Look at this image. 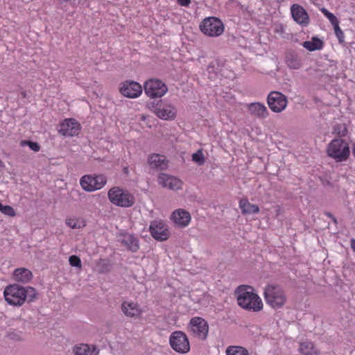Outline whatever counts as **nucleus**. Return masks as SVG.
I'll list each match as a JSON object with an SVG mask.
<instances>
[{
	"label": "nucleus",
	"mask_w": 355,
	"mask_h": 355,
	"mask_svg": "<svg viewBox=\"0 0 355 355\" xmlns=\"http://www.w3.org/2000/svg\"><path fill=\"white\" fill-rule=\"evenodd\" d=\"M73 353L75 355H98L99 349L94 345L81 343L73 346Z\"/></svg>",
	"instance_id": "4be33fe9"
},
{
	"label": "nucleus",
	"mask_w": 355,
	"mask_h": 355,
	"mask_svg": "<svg viewBox=\"0 0 355 355\" xmlns=\"http://www.w3.org/2000/svg\"><path fill=\"white\" fill-rule=\"evenodd\" d=\"M107 178L103 174L85 175L80 179L82 189L87 192L100 190L107 184Z\"/></svg>",
	"instance_id": "423d86ee"
},
{
	"label": "nucleus",
	"mask_w": 355,
	"mask_h": 355,
	"mask_svg": "<svg viewBox=\"0 0 355 355\" xmlns=\"http://www.w3.org/2000/svg\"><path fill=\"white\" fill-rule=\"evenodd\" d=\"M188 329L193 337L200 340L207 339L209 332V324L204 318L201 317L192 318L188 324Z\"/></svg>",
	"instance_id": "6e6552de"
},
{
	"label": "nucleus",
	"mask_w": 355,
	"mask_h": 355,
	"mask_svg": "<svg viewBox=\"0 0 355 355\" xmlns=\"http://www.w3.org/2000/svg\"><path fill=\"white\" fill-rule=\"evenodd\" d=\"M291 12L294 21L297 24L302 26H306L309 24V15L302 6L298 4H293L291 8Z\"/></svg>",
	"instance_id": "f3484780"
},
{
	"label": "nucleus",
	"mask_w": 355,
	"mask_h": 355,
	"mask_svg": "<svg viewBox=\"0 0 355 355\" xmlns=\"http://www.w3.org/2000/svg\"><path fill=\"white\" fill-rule=\"evenodd\" d=\"M192 160L199 166H202L205 164V158L202 150H198L192 155Z\"/></svg>",
	"instance_id": "2f4dec72"
},
{
	"label": "nucleus",
	"mask_w": 355,
	"mask_h": 355,
	"mask_svg": "<svg viewBox=\"0 0 355 355\" xmlns=\"http://www.w3.org/2000/svg\"><path fill=\"white\" fill-rule=\"evenodd\" d=\"M69 264L73 267L80 268L82 266L80 259L76 255L69 257Z\"/></svg>",
	"instance_id": "e433bc0d"
},
{
	"label": "nucleus",
	"mask_w": 355,
	"mask_h": 355,
	"mask_svg": "<svg viewBox=\"0 0 355 355\" xmlns=\"http://www.w3.org/2000/svg\"><path fill=\"white\" fill-rule=\"evenodd\" d=\"M155 115L163 120H173L177 114V110L171 104L161 103L154 108Z\"/></svg>",
	"instance_id": "2eb2a0df"
},
{
	"label": "nucleus",
	"mask_w": 355,
	"mask_h": 355,
	"mask_svg": "<svg viewBox=\"0 0 355 355\" xmlns=\"http://www.w3.org/2000/svg\"><path fill=\"white\" fill-rule=\"evenodd\" d=\"M107 196L110 201L119 207H130L135 203V198L128 191L118 187L111 188Z\"/></svg>",
	"instance_id": "39448f33"
},
{
	"label": "nucleus",
	"mask_w": 355,
	"mask_h": 355,
	"mask_svg": "<svg viewBox=\"0 0 355 355\" xmlns=\"http://www.w3.org/2000/svg\"><path fill=\"white\" fill-rule=\"evenodd\" d=\"M146 94L150 98L163 96L168 91L166 85L160 80L150 79L144 84Z\"/></svg>",
	"instance_id": "9b49d317"
},
{
	"label": "nucleus",
	"mask_w": 355,
	"mask_h": 355,
	"mask_svg": "<svg viewBox=\"0 0 355 355\" xmlns=\"http://www.w3.org/2000/svg\"><path fill=\"white\" fill-rule=\"evenodd\" d=\"M152 236L158 241H165L169 236L167 225L162 220H153L149 227Z\"/></svg>",
	"instance_id": "ddd939ff"
},
{
	"label": "nucleus",
	"mask_w": 355,
	"mask_h": 355,
	"mask_svg": "<svg viewBox=\"0 0 355 355\" xmlns=\"http://www.w3.org/2000/svg\"><path fill=\"white\" fill-rule=\"evenodd\" d=\"M299 351L303 355H313L316 354V350L314 348L313 343L309 340L300 343Z\"/></svg>",
	"instance_id": "cd10ccee"
},
{
	"label": "nucleus",
	"mask_w": 355,
	"mask_h": 355,
	"mask_svg": "<svg viewBox=\"0 0 355 355\" xmlns=\"http://www.w3.org/2000/svg\"><path fill=\"white\" fill-rule=\"evenodd\" d=\"M121 94L129 98H136L142 93V87L137 82L133 80H126L121 84Z\"/></svg>",
	"instance_id": "f8f14e48"
},
{
	"label": "nucleus",
	"mask_w": 355,
	"mask_h": 355,
	"mask_svg": "<svg viewBox=\"0 0 355 355\" xmlns=\"http://www.w3.org/2000/svg\"><path fill=\"white\" fill-rule=\"evenodd\" d=\"M327 153L338 162L345 161L350 155L349 144L342 139H333L327 146Z\"/></svg>",
	"instance_id": "20e7f679"
},
{
	"label": "nucleus",
	"mask_w": 355,
	"mask_h": 355,
	"mask_svg": "<svg viewBox=\"0 0 355 355\" xmlns=\"http://www.w3.org/2000/svg\"><path fill=\"white\" fill-rule=\"evenodd\" d=\"M158 182L163 187L171 190H178L182 186V182L180 179L166 173H161L158 176Z\"/></svg>",
	"instance_id": "dca6fc26"
},
{
	"label": "nucleus",
	"mask_w": 355,
	"mask_h": 355,
	"mask_svg": "<svg viewBox=\"0 0 355 355\" xmlns=\"http://www.w3.org/2000/svg\"><path fill=\"white\" fill-rule=\"evenodd\" d=\"M237 304L242 309L253 312H259L263 309L261 297L254 292L251 286L241 285L235 291Z\"/></svg>",
	"instance_id": "f03ea898"
},
{
	"label": "nucleus",
	"mask_w": 355,
	"mask_h": 355,
	"mask_svg": "<svg viewBox=\"0 0 355 355\" xmlns=\"http://www.w3.org/2000/svg\"><path fill=\"white\" fill-rule=\"evenodd\" d=\"M97 270L99 273H105L110 270V265L107 261L100 259L97 263Z\"/></svg>",
	"instance_id": "7c9ffc66"
},
{
	"label": "nucleus",
	"mask_w": 355,
	"mask_h": 355,
	"mask_svg": "<svg viewBox=\"0 0 355 355\" xmlns=\"http://www.w3.org/2000/svg\"><path fill=\"white\" fill-rule=\"evenodd\" d=\"M70 1H71V0H58L59 3H60V5H64V4H65V3H67L70 2Z\"/></svg>",
	"instance_id": "ea45409f"
},
{
	"label": "nucleus",
	"mask_w": 355,
	"mask_h": 355,
	"mask_svg": "<svg viewBox=\"0 0 355 355\" xmlns=\"http://www.w3.org/2000/svg\"><path fill=\"white\" fill-rule=\"evenodd\" d=\"M320 11L329 19L332 26L336 25L337 23H339V21L337 19V17L325 8H320Z\"/></svg>",
	"instance_id": "72a5a7b5"
},
{
	"label": "nucleus",
	"mask_w": 355,
	"mask_h": 355,
	"mask_svg": "<svg viewBox=\"0 0 355 355\" xmlns=\"http://www.w3.org/2000/svg\"><path fill=\"white\" fill-rule=\"evenodd\" d=\"M286 63L290 69H298L302 67L301 60L294 53H288L286 57Z\"/></svg>",
	"instance_id": "a878e982"
},
{
	"label": "nucleus",
	"mask_w": 355,
	"mask_h": 355,
	"mask_svg": "<svg viewBox=\"0 0 355 355\" xmlns=\"http://www.w3.org/2000/svg\"><path fill=\"white\" fill-rule=\"evenodd\" d=\"M303 47L310 51L320 50L323 47V42L318 37H313L311 41H306L302 44Z\"/></svg>",
	"instance_id": "bb28decb"
},
{
	"label": "nucleus",
	"mask_w": 355,
	"mask_h": 355,
	"mask_svg": "<svg viewBox=\"0 0 355 355\" xmlns=\"http://www.w3.org/2000/svg\"><path fill=\"white\" fill-rule=\"evenodd\" d=\"M226 355H250L248 351L241 346L231 345L225 350Z\"/></svg>",
	"instance_id": "c756f323"
},
{
	"label": "nucleus",
	"mask_w": 355,
	"mask_h": 355,
	"mask_svg": "<svg viewBox=\"0 0 355 355\" xmlns=\"http://www.w3.org/2000/svg\"><path fill=\"white\" fill-rule=\"evenodd\" d=\"M80 123L74 119H67L60 125L59 132L65 137H73L78 135Z\"/></svg>",
	"instance_id": "4468645a"
},
{
	"label": "nucleus",
	"mask_w": 355,
	"mask_h": 355,
	"mask_svg": "<svg viewBox=\"0 0 355 355\" xmlns=\"http://www.w3.org/2000/svg\"><path fill=\"white\" fill-rule=\"evenodd\" d=\"M200 29L207 36L218 37L223 33L224 25L219 19L209 17L200 23Z\"/></svg>",
	"instance_id": "0eeeda50"
},
{
	"label": "nucleus",
	"mask_w": 355,
	"mask_h": 355,
	"mask_svg": "<svg viewBox=\"0 0 355 355\" xmlns=\"http://www.w3.org/2000/svg\"><path fill=\"white\" fill-rule=\"evenodd\" d=\"M178 3L182 6L187 7L190 4L191 0H178Z\"/></svg>",
	"instance_id": "4c0bfd02"
},
{
	"label": "nucleus",
	"mask_w": 355,
	"mask_h": 355,
	"mask_svg": "<svg viewBox=\"0 0 355 355\" xmlns=\"http://www.w3.org/2000/svg\"><path fill=\"white\" fill-rule=\"evenodd\" d=\"M239 208L243 214H257L259 211V207L257 205L251 204L246 198L240 200Z\"/></svg>",
	"instance_id": "393cba45"
},
{
	"label": "nucleus",
	"mask_w": 355,
	"mask_h": 355,
	"mask_svg": "<svg viewBox=\"0 0 355 355\" xmlns=\"http://www.w3.org/2000/svg\"><path fill=\"white\" fill-rule=\"evenodd\" d=\"M263 297L266 304L274 309L282 308L287 301L284 290L276 284H268L266 286Z\"/></svg>",
	"instance_id": "7ed1b4c3"
},
{
	"label": "nucleus",
	"mask_w": 355,
	"mask_h": 355,
	"mask_svg": "<svg viewBox=\"0 0 355 355\" xmlns=\"http://www.w3.org/2000/svg\"><path fill=\"white\" fill-rule=\"evenodd\" d=\"M334 133L338 137H345L347 134V128L345 124H337L334 127Z\"/></svg>",
	"instance_id": "473e14b6"
},
{
	"label": "nucleus",
	"mask_w": 355,
	"mask_h": 355,
	"mask_svg": "<svg viewBox=\"0 0 355 355\" xmlns=\"http://www.w3.org/2000/svg\"><path fill=\"white\" fill-rule=\"evenodd\" d=\"M36 294L33 287H24L17 284L6 286L3 291L5 300L8 304L16 306H21L27 299L29 302H33Z\"/></svg>",
	"instance_id": "f257e3e1"
},
{
	"label": "nucleus",
	"mask_w": 355,
	"mask_h": 355,
	"mask_svg": "<svg viewBox=\"0 0 355 355\" xmlns=\"http://www.w3.org/2000/svg\"><path fill=\"white\" fill-rule=\"evenodd\" d=\"M350 245H351L352 249L355 252V239H352L350 240Z\"/></svg>",
	"instance_id": "58836bf2"
},
{
	"label": "nucleus",
	"mask_w": 355,
	"mask_h": 355,
	"mask_svg": "<svg viewBox=\"0 0 355 355\" xmlns=\"http://www.w3.org/2000/svg\"><path fill=\"white\" fill-rule=\"evenodd\" d=\"M169 344L175 352L186 354L190 349L189 339L186 334L182 331L173 332L169 337Z\"/></svg>",
	"instance_id": "1a4fd4ad"
},
{
	"label": "nucleus",
	"mask_w": 355,
	"mask_h": 355,
	"mask_svg": "<svg viewBox=\"0 0 355 355\" xmlns=\"http://www.w3.org/2000/svg\"><path fill=\"white\" fill-rule=\"evenodd\" d=\"M21 146H28L34 152H38L40 150V146L37 142H33L28 140H22L20 142Z\"/></svg>",
	"instance_id": "f704fd0d"
},
{
	"label": "nucleus",
	"mask_w": 355,
	"mask_h": 355,
	"mask_svg": "<svg viewBox=\"0 0 355 355\" xmlns=\"http://www.w3.org/2000/svg\"><path fill=\"white\" fill-rule=\"evenodd\" d=\"M21 94H22V96H23L24 97H25V96H26V93H25L24 92H21Z\"/></svg>",
	"instance_id": "c03bdc74"
},
{
	"label": "nucleus",
	"mask_w": 355,
	"mask_h": 355,
	"mask_svg": "<svg viewBox=\"0 0 355 355\" xmlns=\"http://www.w3.org/2000/svg\"><path fill=\"white\" fill-rule=\"evenodd\" d=\"M247 107L252 116L259 119H266L269 116V112L263 103L254 102L248 104Z\"/></svg>",
	"instance_id": "a211bd4d"
},
{
	"label": "nucleus",
	"mask_w": 355,
	"mask_h": 355,
	"mask_svg": "<svg viewBox=\"0 0 355 355\" xmlns=\"http://www.w3.org/2000/svg\"><path fill=\"white\" fill-rule=\"evenodd\" d=\"M353 154L355 157V144H354V148H353Z\"/></svg>",
	"instance_id": "37998d69"
},
{
	"label": "nucleus",
	"mask_w": 355,
	"mask_h": 355,
	"mask_svg": "<svg viewBox=\"0 0 355 355\" xmlns=\"http://www.w3.org/2000/svg\"><path fill=\"white\" fill-rule=\"evenodd\" d=\"M269 108L275 113L284 111L288 104L287 97L279 92L272 91L267 97Z\"/></svg>",
	"instance_id": "9d476101"
},
{
	"label": "nucleus",
	"mask_w": 355,
	"mask_h": 355,
	"mask_svg": "<svg viewBox=\"0 0 355 355\" xmlns=\"http://www.w3.org/2000/svg\"><path fill=\"white\" fill-rule=\"evenodd\" d=\"M121 311L125 315L130 318H139L142 313L139 305L132 301H124L121 304Z\"/></svg>",
	"instance_id": "aec40b11"
},
{
	"label": "nucleus",
	"mask_w": 355,
	"mask_h": 355,
	"mask_svg": "<svg viewBox=\"0 0 355 355\" xmlns=\"http://www.w3.org/2000/svg\"><path fill=\"white\" fill-rule=\"evenodd\" d=\"M5 168V164L0 159V171L3 170Z\"/></svg>",
	"instance_id": "a19ab883"
},
{
	"label": "nucleus",
	"mask_w": 355,
	"mask_h": 355,
	"mask_svg": "<svg viewBox=\"0 0 355 355\" xmlns=\"http://www.w3.org/2000/svg\"><path fill=\"white\" fill-rule=\"evenodd\" d=\"M65 223L71 229H81L86 226L85 220L81 218H68Z\"/></svg>",
	"instance_id": "c85d7f7f"
},
{
	"label": "nucleus",
	"mask_w": 355,
	"mask_h": 355,
	"mask_svg": "<svg viewBox=\"0 0 355 355\" xmlns=\"http://www.w3.org/2000/svg\"><path fill=\"white\" fill-rule=\"evenodd\" d=\"M119 241L128 248V250L132 252H136L139 248V239L134 234L129 233L121 234L119 236Z\"/></svg>",
	"instance_id": "412c9836"
},
{
	"label": "nucleus",
	"mask_w": 355,
	"mask_h": 355,
	"mask_svg": "<svg viewBox=\"0 0 355 355\" xmlns=\"http://www.w3.org/2000/svg\"><path fill=\"white\" fill-rule=\"evenodd\" d=\"M171 218L176 225L182 227L187 226L191 221L190 214L182 209H178L174 211Z\"/></svg>",
	"instance_id": "6ab92c4d"
},
{
	"label": "nucleus",
	"mask_w": 355,
	"mask_h": 355,
	"mask_svg": "<svg viewBox=\"0 0 355 355\" xmlns=\"http://www.w3.org/2000/svg\"><path fill=\"white\" fill-rule=\"evenodd\" d=\"M13 276L15 281L21 283H28L33 278L32 272L25 268L15 269L13 272Z\"/></svg>",
	"instance_id": "b1692460"
},
{
	"label": "nucleus",
	"mask_w": 355,
	"mask_h": 355,
	"mask_svg": "<svg viewBox=\"0 0 355 355\" xmlns=\"http://www.w3.org/2000/svg\"><path fill=\"white\" fill-rule=\"evenodd\" d=\"M333 26L337 39L338 40L340 43H343L344 42L345 36L343 31L340 29L339 26V23H337L336 25H334Z\"/></svg>",
	"instance_id": "c9c22d12"
},
{
	"label": "nucleus",
	"mask_w": 355,
	"mask_h": 355,
	"mask_svg": "<svg viewBox=\"0 0 355 355\" xmlns=\"http://www.w3.org/2000/svg\"><path fill=\"white\" fill-rule=\"evenodd\" d=\"M148 163L151 168L159 170L166 169L168 166V162L164 155L153 154L148 158Z\"/></svg>",
	"instance_id": "5701e85b"
},
{
	"label": "nucleus",
	"mask_w": 355,
	"mask_h": 355,
	"mask_svg": "<svg viewBox=\"0 0 355 355\" xmlns=\"http://www.w3.org/2000/svg\"><path fill=\"white\" fill-rule=\"evenodd\" d=\"M327 216L331 218H332L335 222H336V219L333 217L332 214H330V213H327Z\"/></svg>",
	"instance_id": "79ce46f5"
}]
</instances>
